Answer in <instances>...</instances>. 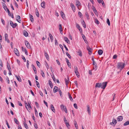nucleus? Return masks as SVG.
<instances>
[{
	"mask_svg": "<svg viewBox=\"0 0 129 129\" xmlns=\"http://www.w3.org/2000/svg\"><path fill=\"white\" fill-rule=\"evenodd\" d=\"M78 14L79 16L80 17H81L82 16V14L80 12H78Z\"/></svg>",
	"mask_w": 129,
	"mask_h": 129,
	"instance_id": "49",
	"label": "nucleus"
},
{
	"mask_svg": "<svg viewBox=\"0 0 129 129\" xmlns=\"http://www.w3.org/2000/svg\"><path fill=\"white\" fill-rule=\"evenodd\" d=\"M59 29L60 33L61 34H62V33H61V32H62V26L61 25V24H60L59 25Z\"/></svg>",
	"mask_w": 129,
	"mask_h": 129,
	"instance_id": "22",
	"label": "nucleus"
},
{
	"mask_svg": "<svg viewBox=\"0 0 129 129\" xmlns=\"http://www.w3.org/2000/svg\"><path fill=\"white\" fill-rule=\"evenodd\" d=\"M87 49L88 51V54L90 55L92 53V49L89 46H88L87 47Z\"/></svg>",
	"mask_w": 129,
	"mask_h": 129,
	"instance_id": "5",
	"label": "nucleus"
},
{
	"mask_svg": "<svg viewBox=\"0 0 129 129\" xmlns=\"http://www.w3.org/2000/svg\"><path fill=\"white\" fill-rule=\"evenodd\" d=\"M95 22L97 24H99V22L98 19H95Z\"/></svg>",
	"mask_w": 129,
	"mask_h": 129,
	"instance_id": "48",
	"label": "nucleus"
},
{
	"mask_svg": "<svg viewBox=\"0 0 129 129\" xmlns=\"http://www.w3.org/2000/svg\"><path fill=\"white\" fill-rule=\"evenodd\" d=\"M60 14L61 15L62 17V18L64 19L63 18L64 17L65 15L63 12L62 11H60Z\"/></svg>",
	"mask_w": 129,
	"mask_h": 129,
	"instance_id": "27",
	"label": "nucleus"
},
{
	"mask_svg": "<svg viewBox=\"0 0 129 129\" xmlns=\"http://www.w3.org/2000/svg\"><path fill=\"white\" fill-rule=\"evenodd\" d=\"M28 35V33L26 31H25V36L27 37Z\"/></svg>",
	"mask_w": 129,
	"mask_h": 129,
	"instance_id": "47",
	"label": "nucleus"
},
{
	"mask_svg": "<svg viewBox=\"0 0 129 129\" xmlns=\"http://www.w3.org/2000/svg\"><path fill=\"white\" fill-rule=\"evenodd\" d=\"M15 76L18 81H21V79L20 77H18L17 75Z\"/></svg>",
	"mask_w": 129,
	"mask_h": 129,
	"instance_id": "39",
	"label": "nucleus"
},
{
	"mask_svg": "<svg viewBox=\"0 0 129 129\" xmlns=\"http://www.w3.org/2000/svg\"><path fill=\"white\" fill-rule=\"evenodd\" d=\"M14 122L17 124H19V122L16 118H14Z\"/></svg>",
	"mask_w": 129,
	"mask_h": 129,
	"instance_id": "33",
	"label": "nucleus"
},
{
	"mask_svg": "<svg viewBox=\"0 0 129 129\" xmlns=\"http://www.w3.org/2000/svg\"><path fill=\"white\" fill-rule=\"evenodd\" d=\"M16 20L19 23H20L21 22V20L20 19V16L18 15H17L16 16Z\"/></svg>",
	"mask_w": 129,
	"mask_h": 129,
	"instance_id": "10",
	"label": "nucleus"
},
{
	"mask_svg": "<svg viewBox=\"0 0 129 129\" xmlns=\"http://www.w3.org/2000/svg\"><path fill=\"white\" fill-rule=\"evenodd\" d=\"M98 52L99 55H101L103 53V51L101 50H99L98 51Z\"/></svg>",
	"mask_w": 129,
	"mask_h": 129,
	"instance_id": "23",
	"label": "nucleus"
},
{
	"mask_svg": "<svg viewBox=\"0 0 129 129\" xmlns=\"http://www.w3.org/2000/svg\"><path fill=\"white\" fill-rule=\"evenodd\" d=\"M113 121L115 123V124H116L117 122V121L115 119H113Z\"/></svg>",
	"mask_w": 129,
	"mask_h": 129,
	"instance_id": "61",
	"label": "nucleus"
},
{
	"mask_svg": "<svg viewBox=\"0 0 129 129\" xmlns=\"http://www.w3.org/2000/svg\"><path fill=\"white\" fill-rule=\"evenodd\" d=\"M6 124L7 125V126H8V127L9 128H10V126H9V124H8V122H7V120H6Z\"/></svg>",
	"mask_w": 129,
	"mask_h": 129,
	"instance_id": "56",
	"label": "nucleus"
},
{
	"mask_svg": "<svg viewBox=\"0 0 129 129\" xmlns=\"http://www.w3.org/2000/svg\"><path fill=\"white\" fill-rule=\"evenodd\" d=\"M60 107L61 110H64L66 108V107L62 104L61 105Z\"/></svg>",
	"mask_w": 129,
	"mask_h": 129,
	"instance_id": "30",
	"label": "nucleus"
},
{
	"mask_svg": "<svg viewBox=\"0 0 129 129\" xmlns=\"http://www.w3.org/2000/svg\"><path fill=\"white\" fill-rule=\"evenodd\" d=\"M29 61L28 60H27V64H26V66H27V67L28 69L29 67Z\"/></svg>",
	"mask_w": 129,
	"mask_h": 129,
	"instance_id": "44",
	"label": "nucleus"
},
{
	"mask_svg": "<svg viewBox=\"0 0 129 129\" xmlns=\"http://www.w3.org/2000/svg\"><path fill=\"white\" fill-rule=\"evenodd\" d=\"M101 83H96V84L95 87H101Z\"/></svg>",
	"mask_w": 129,
	"mask_h": 129,
	"instance_id": "14",
	"label": "nucleus"
},
{
	"mask_svg": "<svg viewBox=\"0 0 129 129\" xmlns=\"http://www.w3.org/2000/svg\"><path fill=\"white\" fill-rule=\"evenodd\" d=\"M41 74L42 76L43 77H44L45 76V74H44V73L43 71L42 70H41Z\"/></svg>",
	"mask_w": 129,
	"mask_h": 129,
	"instance_id": "31",
	"label": "nucleus"
},
{
	"mask_svg": "<svg viewBox=\"0 0 129 129\" xmlns=\"http://www.w3.org/2000/svg\"><path fill=\"white\" fill-rule=\"evenodd\" d=\"M31 66L33 68V70L34 71V72H35V74H36L37 72L36 69V68H35V66L33 64H32V65H31Z\"/></svg>",
	"mask_w": 129,
	"mask_h": 129,
	"instance_id": "17",
	"label": "nucleus"
},
{
	"mask_svg": "<svg viewBox=\"0 0 129 129\" xmlns=\"http://www.w3.org/2000/svg\"><path fill=\"white\" fill-rule=\"evenodd\" d=\"M36 15L37 16V17H39V15L38 11H36Z\"/></svg>",
	"mask_w": 129,
	"mask_h": 129,
	"instance_id": "50",
	"label": "nucleus"
},
{
	"mask_svg": "<svg viewBox=\"0 0 129 129\" xmlns=\"http://www.w3.org/2000/svg\"><path fill=\"white\" fill-rule=\"evenodd\" d=\"M71 8L74 11V10H75V7L74 4H71Z\"/></svg>",
	"mask_w": 129,
	"mask_h": 129,
	"instance_id": "20",
	"label": "nucleus"
},
{
	"mask_svg": "<svg viewBox=\"0 0 129 129\" xmlns=\"http://www.w3.org/2000/svg\"><path fill=\"white\" fill-rule=\"evenodd\" d=\"M36 82L37 84V86L39 88H40V84H39V82H38L37 81H36Z\"/></svg>",
	"mask_w": 129,
	"mask_h": 129,
	"instance_id": "42",
	"label": "nucleus"
},
{
	"mask_svg": "<svg viewBox=\"0 0 129 129\" xmlns=\"http://www.w3.org/2000/svg\"><path fill=\"white\" fill-rule=\"evenodd\" d=\"M117 57V55L116 54L114 55L113 57V58L114 59H116Z\"/></svg>",
	"mask_w": 129,
	"mask_h": 129,
	"instance_id": "57",
	"label": "nucleus"
},
{
	"mask_svg": "<svg viewBox=\"0 0 129 129\" xmlns=\"http://www.w3.org/2000/svg\"><path fill=\"white\" fill-rule=\"evenodd\" d=\"M35 114H36V116H37V115H38V112L35 108Z\"/></svg>",
	"mask_w": 129,
	"mask_h": 129,
	"instance_id": "52",
	"label": "nucleus"
},
{
	"mask_svg": "<svg viewBox=\"0 0 129 129\" xmlns=\"http://www.w3.org/2000/svg\"><path fill=\"white\" fill-rule=\"evenodd\" d=\"M82 37L83 39L85 41V39H86V38L85 37V36L83 35L82 34Z\"/></svg>",
	"mask_w": 129,
	"mask_h": 129,
	"instance_id": "63",
	"label": "nucleus"
},
{
	"mask_svg": "<svg viewBox=\"0 0 129 129\" xmlns=\"http://www.w3.org/2000/svg\"><path fill=\"white\" fill-rule=\"evenodd\" d=\"M65 123L66 124V125L67 127H69L70 126V124L68 122H66Z\"/></svg>",
	"mask_w": 129,
	"mask_h": 129,
	"instance_id": "58",
	"label": "nucleus"
},
{
	"mask_svg": "<svg viewBox=\"0 0 129 129\" xmlns=\"http://www.w3.org/2000/svg\"><path fill=\"white\" fill-rule=\"evenodd\" d=\"M39 92L41 96L42 97L43 96V94L41 91H40Z\"/></svg>",
	"mask_w": 129,
	"mask_h": 129,
	"instance_id": "55",
	"label": "nucleus"
},
{
	"mask_svg": "<svg viewBox=\"0 0 129 129\" xmlns=\"http://www.w3.org/2000/svg\"><path fill=\"white\" fill-rule=\"evenodd\" d=\"M25 105L26 108L28 110V109H29L31 107L29 103L28 104H27L26 103L25 104Z\"/></svg>",
	"mask_w": 129,
	"mask_h": 129,
	"instance_id": "12",
	"label": "nucleus"
},
{
	"mask_svg": "<svg viewBox=\"0 0 129 129\" xmlns=\"http://www.w3.org/2000/svg\"><path fill=\"white\" fill-rule=\"evenodd\" d=\"M68 94L69 98L70 99V100L72 101H73V99L71 96L70 95V94L69 93H68Z\"/></svg>",
	"mask_w": 129,
	"mask_h": 129,
	"instance_id": "35",
	"label": "nucleus"
},
{
	"mask_svg": "<svg viewBox=\"0 0 129 129\" xmlns=\"http://www.w3.org/2000/svg\"><path fill=\"white\" fill-rule=\"evenodd\" d=\"M125 64L122 62H118L117 63V68H121V69H122L124 67Z\"/></svg>",
	"mask_w": 129,
	"mask_h": 129,
	"instance_id": "1",
	"label": "nucleus"
},
{
	"mask_svg": "<svg viewBox=\"0 0 129 129\" xmlns=\"http://www.w3.org/2000/svg\"><path fill=\"white\" fill-rule=\"evenodd\" d=\"M25 43L26 46L29 49L31 47L29 43L27 41H25Z\"/></svg>",
	"mask_w": 129,
	"mask_h": 129,
	"instance_id": "7",
	"label": "nucleus"
},
{
	"mask_svg": "<svg viewBox=\"0 0 129 129\" xmlns=\"http://www.w3.org/2000/svg\"><path fill=\"white\" fill-rule=\"evenodd\" d=\"M58 90V87L57 86H55L53 89V91L54 92H57Z\"/></svg>",
	"mask_w": 129,
	"mask_h": 129,
	"instance_id": "18",
	"label": "nucleus"
},
{
	"mask_svg": "<svg viewBox=\"0 0 129 129\" xmlns=\"http://www.w3.org/2000/svg\"><path fill=\"white\" fill-rule=\"evenodd\" d=\"M1 21L2 23L4 25H5V21L2 18L1 19Z\"/></svg>",
	"mask_w": 129,
	"mask_h": 129,
	"instance_id": "54",
	"label": "nucleus"
},
{
	"mask_svg": "<svg viewBox=\"0 0 129 129\" xmlns=\"http://www.w3.org/2000/svg\"><path fill=\"white\" fill-rule=\"evenodd\" d=\"M93 69L95 70H96L97 69V64L96 62L93 63Z\"/></svg>",
	"mask_w": 129,
	"mask_h": 129,
	"instance_id": "11",
	"label": "nucleus"
},
{
	"mask_svg": "<svg viewBox=\"0 0 129 129\" xmlns=\"http://www.w3.org/2000/svg\"><path fill=\"white\" fill-rule=\"evenodd\" d=\"M7 67L8 70L9 71H11V69L10 66V65L8 63L7 64Z\"/></svg>",
	"mask_w": 129,
	"mask_h": 129,
	"instance_id": "34",
	"label": "nucleus"
},
{
	"mask_svg": "<svg viewBox=\"0 0 129 129\" xmlns=\"http://www.w3.org/2000/svg\"><path fill=\"white\" fill-rule=\"evenodd\" d=\"M58 91H59V94L61 96L62 95V93L61 92V90L59 89L58 90Z\"/></svg>",
	"mask_w": 129,
	"mask_h": 129,
	"instance_id": "51",
	"label": "nucleus"
},
{
	"mask_svg": "<svg viewBox=\"0 0 129 129\" xmlns=\"http://www.w3.org/2000/svg\"><path fill=\"white\" fill-rule=\"evenodd\" d=\"M82 24L84 28H85L86 27V25L85 24V22L84 21L82 22Z\"/></svg>",
	"mask_w": 129,
	"mask_h": 129,
	"instance_id": "25",
	"label": "nucleus"
},
{
	"mask_svg": "<svg viewBox=\"0 0 129 129\" xmlns=\"http://www.w3.org/2000/svg\"><path fill=\"white\" fill-rule=\"evenodd\" d=\"M81 3L79 1H77L76 2V5L78 8V7L80 6Z\"/></svg>",
	"mask_w": 129,
	"mask_h": 129,
	"instance_id": "26",
	"label": "nucleus"
},
{
	"mask_svg": "<svg viewBox=\"0 0 129 129\" xmlns=\"http://www.w3.org/2000/svg\"><path fill=\"white\" fill-rule=\"evenodd\" d=\"M66 54L68 56V57L69 58L71 59V56L69 54L68 52H66Z\"/></svg>",
	"mask_w": 129,
	"mask_h": 129,
	"instance_id": "40",
	"label": "nucleus"
},
{
	"mask_svg": "<svg viewBox=\"0 0 129 129\" xmlns=\"http://www.w3.org/2000/svg\"><path fill=\"white\" fill-rule=\"evenodd\" d=\"M85 15L86 17L87 18V19H89V15L88 13L87 12H86L85 13Z\"/></svg>",
	"mask_w": 129,
	"mask_h": 129,
	"instance_id": "45",
	"label": "nucleus"
},
{
	"mask_svg": "<svg viewBox=\"0 0 129 129\" xmlns=\"http://www.w3.org/2000/svg\"><path fill=\"white\" fill-rule=\"evenodd\" d=\"M129 124V120L126 121L124 124L123 125L124 126L126 125Z\"/></svg>",
	"mask_w": 129,
	"mask_h": 129,
	"instance_id": "32",
	"label": "nucleus"
},
{
	"mask_svg": "<svg viewBox=\"0 0 129 129\" xmlns=\"http://www.w3.org/2000/svg\"><path fill=\"white\" fill-rule=\"evenodd\" d=\"M63 120L65 123H66V122H67V120L66 119V118L65 117H64Z\"/></svg>",
	"mask_w": 129,
	"mask_h": 129,
	"instance_id": "62",
	"label": "nucleus"
},
{
	"mask_svg": "<svg viewBox=\"0 0 129 129\" xmlns=\"http://www.w3.org/2000/svg\"><path fill=\"white\" fill-rule=\"evenodd\" d=\"M74 125L76 129H78V125L77 122L76 121L75 122Z\"/></svg>",
	"mask_w": 129,
	"mask_h": 129,
	"instance_id": "38",
	"label": "nucleus"
},
{
	"mask_svg": "<svg viewBox=\"0 0 129 129\" xmlns=\"http://www.w3.org/2000/svg\"><path fill=\"white\" fill-rule=\"evenodd\" d=\"M87 111H88L89 114H90V108L89 106L88 105L87 106Z\"/></svg>",
	"mask_w": 129,
	"mask_h": 129,
	"instance_id": "21",
	"label": "nucleus"
},
{
	"mask_svg": "<svg viewBox=\"0 0 129 129\" xmlns=\"http://www.w3.org/2000/svg\"><path fill=\"white\" fill-rule=\"evenodd\" d=\"M44 53H45V56L46 57L47 59H48V57H49V56H48V54L46 52H45Z\"/></svg>",
	"mask_w": 129,
	"mask_h": 129,
	"instance_id": "36",
	"label": "nucleus"
},
{
	"mask_svg": "<svg viewBox=\"0 0 129 129\" xmlns=\"http://www.w3.org/2000/svg\"><path fill=\"white\" fill-rule=\"evenodd\" d=\"M75 69H74V71L75 73H77L78 72V69L77 68V67H74Z\"/></svg>",
	"mask_w": 129,
	"mask_h": 129,
	"instance_id": "37",
	"label": "nucleus"
},
{
	"mask_svg": "<svg viewBox=\"0 0 129 129\" xmlns=\"http://www.w3.org/2000/svg\"><path fill=\"white\" fill-rule=\"evenodd\" d=\"M74 107L76 109H77L78 108V107L77 106V104L75 103L74 104Z\"/></svg>",
	"mask_w": 129,
	"mask_h": 129,
	"instance_id": "53",
	"label": "nucleus"
},
{
	"mask_svg": "<svg viewBox=\"0 0 129 129\" xmlns=\"http://www.w3.org/2000/svg\"><path fill=\"white\" fill-rule=\"evenodd\" d=\"M14 51L15 54L18 56H19V52L18 50L16 48H14Z\"/></svg>",
	"mask_w": 129,
	"mask_h": 129,
	"instance_id": "4",
	"label": "nucleus"
},
{
	"mask_svg": "<svg viewBox=\"0 0 129 129\" xmlns=\"http://www.w3.org/2000/svg\"><path fill=\"white\" fill-rule=\"evenodd\" d=\"M10 23L11 25L13 28H15L17 25V24L16 23L14 24L12 21H10Z\"/></svg>",
	"mask_w": 129,
	"mask_h": 129,
	"instance_id": "3",
	"label": "nucleus"
},
{
	"mask_svg": "<svg viewBox=\"0 0 129 129\" xmlns=\"http://www.w3.org/2000/svg\"><path fill=\"white\" fill-rule=\"evenodd\" d=\"M45 2L44 1H43L42 3L41 4V7L43 8H45Z\"/></svg>",
	"mask_w": 129,
	"mask_h": 129,
	"instance_id": "16",
	"label": "nucleus"
},
{
	"mask_svg": "<svg viewBox=\"0 0 129 129\" xmlns=\"http://www.w3.org/2000/svg\"><path fill=\"white\" fill-rule=\"evenodd\" d=\"M64 39L65 41L68 44L70 43V42L69 41V40L67 37H64Z\"/></svg>",
	"mask_w": 129,
	"mask_h": 129,
	"instance_id": "15",
	"label": "nucleus"
},
{
	"mask_svg": "<svg viewBox=\"0 0 129 129\" xmlns=\"http://www.w3.org/2000/svg\"><path fill=\"white\" fill-rule=\"evenodd\" d=\"M6 10L7 11L9 16H11L13 18H14V17L13 14L11 15L10 12V11L9 9L7 8H6Z\"/></svg>",
	"mask_w": 129,
	"mask_h": 129,
	"instance_id": "8",
	"label": "nucleus"
},
{
	"mask_svg": "<svg viewBox=\"0 0 129 129\" xmlns=\"http://www.w3.org/2000/svg\"><path fill=\"white\" fill-rule=\"evenodd\" d=\"M30 20L32 22L34 21V19L33 16L31 15H30Z\"/></svg>",
	"mask_w": 129,
	"mask_h": 129,
	"instance_id": "24",
	"label": "nucleus"
},
{
	"mask_svg": "<svg viewBox=\"0 0 129 129\" xmlns=\"http://www.w3.org/2000/svg\"><path fill=\"white\" fill-rule=\"evenodd\" d=\"M78 53H79V56H82V53L80 51V50H79L78 51Z\"/></svg>",
	"mask_w": 129,
	"mask_h": 129,
	"instance_id": "43",
	"label": "nucleus"
},
{
	"mask_svg": "<svg viewBox=\"0 0 129 129\" xmlns=\"http://www.w3.org/2000/svg\"><path fill=\"white\" fill-rule=\"evenodd\" d=\"M123 119V117L122 116H119L117 118V120L118 121H121Z\"/></svg>",
	"mask_w": 129,
	"mask_h": 129,
	"instance_id": "13",
	"label": "nucleus"
},
{
	"mask_svg": "<svg viewBox=\"0 0 129 129\" xmlns=\"http://www.w3.org/2000/svg\"><path fill=\"white\" fill-rule=\"evenodd\" d=\"M76 27L78 29L80 28V25L77 23L76 24Z\"/></svg>",
	"mask_w": 129,
	"mask_h": 129,
	"instance_id": "59",
	"label": "nucleus"
},
{
	"mask_svg": "<svg viewBox=\"0 0 129 129\" xmlns=\"http://www.w3.org/2000/svg\"><path fill=\"white\" fill-rule=\"evenodd\" d=\"M0 65L2 67H3V63L2 60L0 59Z\"/></svg>",
	"mask_w": 129,
	"mask_h": 129,
	"instance_id": "64",
	"label": "nucleus"
},
{
	"mask_svg": "<svg viewBox=\"0 0 129 129\" xmlns=\"http://www.w3.org/2000/svg\"><path fill=\"white\" fill-rule=\"evenodd\" d=\"M65 81L67 86H68V84L69 82V78L68 76L67 77V79H65Z\"/></svg>",
	"mask_w": 129,
	"mask_h": 129,
	"instance_id": "6",
	"label": "nucleus"
},
{
	"mask_svg": "<svg viewBox=\"0 0 129 129\" xmlns=\"http://www.w3.org/2000/svg\"><path fill=\"white\" fill-rule=\"evenodd\" d=\"M93 11L94 13L95 14V15H96L97 14V12L95 8L94 7L93 8Z\"/></svg>",
	"mask_w": 129,
	"mask_h": 129,
	"instance_id": "29",
	"label": "nucleus"
},
{
	"mask_svg": "<svg viewBox=\"0 0 129 129\" xmlns=\"http://www.w3.org/2000/svg\"><path fill=\"white\" fill-rule=\"evenodd\" d=\"M3 3V8L6 11V8H7V6H6V5L4 3Z\"/></svg>",
	"mask_w": 129,
	"mask_h": 129,
	"instance_id": "28",
	"label": "nucleus"
},
{
	"mask_svg": "<svg viewBox=\"0 0 129 129\" xmlns=\"http://www.w3.org/2000/svg\"><path fill=\"white\" fill-rule=\"evenodd\" d=\"M51 110L54 112H55V110L52 104L51 105Z\"/></svg>",
	"mask_w": 129,
	"mask_h": 129,
	"instance_id": "19",
	"label": "nucleus"
},
{
	"mask_svg": "<svg viewBox=\"0 0 129 129\" xmlns=\"http://www.w3.org/2000/svg\"><path fill=\"white\" fill-rule=\"evenodd\" d=\"M107 82H104L101 83V88L103 89H105L107 86Z\"/></svg>",
	"mask_w": 129,
	"mask_h": 129,
	"instance_id": "2",
	"label": "nucleus"
},
{
	"mask_svg": "<svg viewBox=\"0 0 129 129\" xmlns=\"http://www.w3.org/2000/svg\"><path fill=\"white\" fill-rule=\"evenodd\" d=\"M107 23L109 26L110 25V23L109 20L108 19H107Z\"/></svg>",
	"mask_w": 129,
	"mask_h": 129,
	"instance_id": "46",
	"label": "nucleus"
},
{
	"mask_svg": "<svg viewBox=\"0 0 129 129\" xmlns=\"http://www.w3.org/2000/svg\"><path fill=\"white\" fill-rule=\"evenodd\" d=\"M36 63L38 66L39 67H40V62L38 61H36Z\"/></svg>",
	"mask_w": 129,
	"mask_h": 129,
	"instance_id": "41",
	"label": "nucleus"
},
{
	"mask_svg": "<svg viewBox=\"0 0 129 129\" xmlns=\"http://www.w3.org/2000/svg\"><path fill=\"white\" fill-rule=\"evenodd\" d=\"M66 62L67 63V65L69 67L71 68V65L70 63L69 62V61L68 59L67 58H66Z\"/></svg>",
	"mask_w": 129,
	"mask_h": 129,
	"instance_id": "9",
	"label": "nucleus"
},
{
	"mask_svg": "<svg viewBox=\"0 0 129 129\" xmlns=\"http://www.w3.org/2000/svg\"><path fill=\"white\" fill-rule=\"evenodd\" d=\"M5 39L6 40L8 38V35L7 34H5Z\"/></svg>",
	"mask_w": 129,
	"mask_h": 129,
	"instance_id": "60",
	"label": "nucleus"
}]
</instances>
